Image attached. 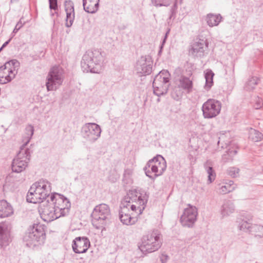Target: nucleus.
<instances>
[{
    "instance_id": "nucleus-37",
    "label": "nucleus",
    "mask_w": 263,
    "mask_h": 263,
    "mask_svg": "<svg viewBox=\"0 0 263 263\" xmlns=\"http://www.w3.org/2000/svg\"><path fill=\"white\" fill-rule=\"evenodd\" d=\"M237 152L236 149L231 150L230 149H228L226 153L223 154L222 156V161L224 162H227L232 160L233 156L237 154Z\"/></svg>"
},
{
    "instance_id": "nucleus-14",
    "label": "nucleus",
    "mask_w": 263,
    "mask_h": 263,
    "mask_svg": "<svg viewBox=\"0 0 263 263\" xmlns=\"http://www.w3.org/2000/svg\"><path fill=\"white\" fill-rule=\"evenodd\" d=\"M198 210L195 206L188 204L180 217V221L184 227L192 228L197 221Z\"/></svg>"
},
{
    "instance_id": "nucleus-35",
    "label": "nucleus",
    "mask_w": 263,
    "mask_h": 263,
    "mask_svg": "<svg viewBox=\"0 0 263 263\" xmlns=\"http://www.w3.org/2000/svg\"><path fill=\"white\" fill-rule=\"evenodd\" d=\"M214 76V73L212 70H208L205 74V88L207 90L209 89L213 85V77Z\"/></svg>"
},
{
    "instance_id": "nucleus-17",
    "label": "nucleus",
    "mask_w": 263,
    "mask_h": 263,
    "mask_svg": "<svg viewBox=\"0 0 263 263\" xmlns=\"http://www.w3.org/2000/svg\"><path fill=\"white\" fill-rule=\"evenodd\" d=\"M208 44L206 40L203 39L197 40L191 45L189 52L194 57H202L205 55L207 50Z\"/></svg>"
},
{
    "instance_id": "nucleus-40",
    "label": "nucleus",
    "mask_w": 263,
    "mask_h": 263,
    "mask_svg": "<svg viewBox=\"0 0 263 263\" xmlns=\"http://www.w3.org/2000/svg\"><path fill=\"white\" fill-rule=\"evenodd\" d=\"M152 4L156 7L168 6L171 0H151Z\"/></svg>"
},
{
    "instance_id": "nucleus-42",
    "label": "nucleus",
    "mask_w": 263,
    "mask_h": 263,
    "mask_svg": "<svg viewBox=\"0 0 263 263\" xmlns=\"http://www.w3.org/2000/svg\"><path fill=\"white\" fill-rule=\"evenodd\" d=\"M49 8L51 10H57L58 9L57 0H48Z\"/></svg>"
},
{
    "instance_id": "nucleus-33",
    "label": "nucleus",
    "mask_w": 263,
    "mask_h": 263,
    "mask_svg": "<svg viewBox=\"0 0 263 263\" xmlns=\"http://www.w3.org/2000/svg\"><path fill=\"white\" fill-rule=\"evenodd\" d=\"M133 170L132 168H126L125 170L122 179L124 184H131L133 183Z\"/></svg>"
},
{
    "instance_id": "nucleus-27",
    "label": "nucleus",
    "mask_w": 263,
    "mask_h": 263,
    "mask_svg": "<svg viewBox=\"0 0 263 263\" xmlns=\"http://www.w3.org/2000/svg\"><path fill=\"white\" fill-rule=\"evenodd\" d=\"M213 162L210 160H208L204 163V168L208 174V181L212 182L215 179L216 173L213 168Z\"/></svg>"
},
{
    "instance_id": "nucleus-8",
    "label": "nucleus",
    "mask_w": 263,
    "mask_h": 263,
    "mask_svg": "<svg viewBox=\"0 0 263 263\" xmlns=\"http://www.w3.org/2000/svg\"><path fill=\"white\" fill-rule=\"evenodd\" d=\"M39 196L40 197H55V195L65 197L55 192H51L50 183L45 180H40L34 183L30 187L27 196Z\"/></svg>"
},
{
    "instance_id": "nucleus-10",
    "label": "nucleus",
    "mask_w": 263,
    "mask_h": 263,
    "mask_svg": "<svg viewBox=\"0 0 263 263\" xmlns=\"http://www.w3.org/2000/svg\"><path fill=\"white\" fill-rule=\"evenodd\" d=\"M64 79L63 69L60 66L52 67L47 77L46 85L48 91L55 90L62 85Z\"/></svg>"
},
{
    "instance_id": "nucleus-18",
    "label": "nucleus",
    "mask_w": 263,
    "mask_h": 263,
    "mask_svg": "<svg viewBox=\"0 0 263 263\" xmlns=\"http://www.w3.org/2000/svg\"><path fill=\"white\" fill-rule=\"evenodd\" d=\"M90 246L89 239L86 237H77L72 241V248L76 253H85Z\"/></svg>"
},
{
    "instance_id": "nucleus-13",
    "label": "nucleus",
    "mask_w": 263,
    "mask_h": 263,
    "mask_svg": "<svg viewBox=\"0 0 263 263\" xmlns=\"http://www.w3.org/2000/svg\"><path fill=\"white\" fill-rule=\"evenodd\" d=\"M30 156L29 148L21 147L17 157L12 161L11 165L12 171L20 173L24 171L27 166Z\"/></svg>"
},
{
    "instance_id": "nucleus-5",
    "label": "nucleus",
    "mask_w": 263,
    "mask_h": 263,
    "mask_svg": "<svg viewBox=\"0 0 263 263\" xmlns=\"http://www.w3.org/2000/svg\"><path fill=\"white\" fill-rule=\"evenodd\" d=\"M92 224L97 229L102 231L109 223L110 218V209L108 205L100 204L96 206L91 214Z\"/></svg>"
},
{
    "instance_id": "nucleus-6",
    "label": "nucleus",
    "mask_w": 263,
    "mask_h": 263,
    "mask_svg": "<svg viewBox=\"0 0 263 263\" xmlns=\"http://www.w3.org/2000/svg\"><path fill=\"white\" fill-rule=\"evenodd\" d=\"M161 234L158 230L144 235L141 239L139 249L144 254L150 253L157 251L161 246Z\"/></svg>"
},
{
    "instance_id": "nucleus-20",
    "label": "nucleus",
    "mask_w": 263,
    "mask_h": 263,
    "mask_svg": "<svg viewBox=\"0 0 263 263\" xmlns=\"http://www.w3.org/2000/svg\"><path fill=\"white\" fill-rule=\"evenodd\" d=\"M54 205L60 217L67 215L71 207V203L68 198H55Z\"/></svg>"
},
{
    "instance_id": "nucleus-24",
    "label": "nucleus",
    "mask_w": 263,
    "mask_h": 263,
    "mask_svg": "<svg viewBox=\"0 0 263 263\" xmlns=\"http://www.w3.org/2000/svg\"><path fill=\"white\" fill-rule=\"evenodd\" d=\"M13 213L12 206L5 200H0V218L7 217Z\"/></svg>"
},
{
    "instance_id": "nucleus-44",
    "label": "nucleus",
    "mask_w": 263,
    "mask_h": 263,
    "mask_svg": "<svg viewBox=\"0 0 263 263\" xmlns=\"http://www.w3.org/2000/svg\"><path fill=\"white\" fill-rule=\"evenodd\" d=\"M119 175L117 173H116L115 174H113L112 176L110 175L108 177V179L111 182H116L117 180V179L119 178Z\"/></svg>"
},
{
    "instance_id": "nucleus-47",
    "label": "nucleus",
    "mask_w": 263,
    "mask_h": 263,
    "mask_svg": "<svg viewBox=\"0 0 263 263\" xmlns=\"http://www.w3.org/2000/svg\"><path fill=\"white\" fill-rule=\"evenodd\" d=\"M171 15L169 17V19L170 20H171L172 18H175V15L176 14V8H175V6H174V8H172L171 9Z\"/></svg>"
},
{
    "instance_id": "nucleus-28",
    "label": "nucleus",
    "mask_w": 263,
    "mask_h": 263,
    "mask_svg": "<svg viewBox=\"0 0 263 263\" xmlns=\"http://www.w3.org/2000/svg\"><path fill=\"white\" fill-rule=\"evenodd\" d=\"M222 18V17L220 14L209 13L206 15V21L210 27H214L218 25Z\"/></svg>"
},
{
    "instance_id": "nucleus-32",
    "label": "nucleus",
    "mask_w": 263,
    "mask_h": 263,
    "mask_svg": "<svg viewBox=\"0 0 263 263\" xmlns=\"http://www.w3.org/2000/svg\"><path fill=\"white\" fill-rule=\"evenodd\" d=\"M250 233L255 237H263V226L259 224H252Z\"/></svg>"
},
{
    "instance_id": "nucleus-4",
    "label": "nucleus",
    "mask_w": 263,
    "mask_h": 263,
    "mask_svg": "<svg viewBox=\"0 0 263 263\" xmlns=\"http://www.w3.org/2000/svg\"><path fill=\"white\" fill-rule=\"evenodd\" d=\"M46 238L45 226L40 223H34L28 229L23 237L26 246L33 248L43 244Z\"/></svg>"
},
{
    "instance_id": "nucleus-19",
    "label": "nucleus",
    "mask_w": 263,
    "mask_h": 263,
    "mask_svg": "<svg viewBox=\"0 0 263 263\" xmlns=\"http://www.w3.org/2000/svg\"><path fill=\"white\" fill-rule=\"evenodd\" d=\"M11 228L9 223H0V247L3 248L8 246L11 241L10 237Z\"/></svg>"
},
{
    "instance_id": "nucleus-2",
    "label": "nucleus",
    "mask_w": 263,
    "mask_h": 263,
    "mask_svg": "<svg viewBox=\"0 0 263 263\" xmlns=\"http://www.w3.org/2000/svg\"><path fill=\"white\" fill-rule=\"evenodd\" d=\"M105 53L98 50H88L83 55L81 65L84 72L100 73L102 69Z\"/></svg>"
},
{
    "instance_id": "nucleus-26",
    "label": "nucleus",
    "mask_w": 263,
    "mask_h": 263,
    "mask_svg": "<svg viewBox=\"0 0 263 263\" xmlns=\"http://www.w3.org/2000/svg\"><path fill=\"white\" fill-rule=\"evenodd\" d=\"M234 211L235 206L232 201L229 200H224L220 211L222 217L224 218L229 216L234 212Z\"/></svg>"
},
{
    "instance_id": "nucleus-48",
    "label": "nucleus",
    "mask_w": 263,
    "mask_h": 263,
    "mask_svg": "<svg viewBox=\"0 0 263 263\" xmlns=\"http://www.w3.org/2000/svg\"><path fill=\"white\" fill-rule=\"evenodd\" d=\"M168 33V31L166 33V34H165V37H164V39H163V41L162 42V44H161V46L160 47V50L159 51V53H160V52H161V50H162V49L163 48V45H164V43H165V41H166V39L167 38V36Z\"/></svg>"
},
{
    "instance_id": "nucleus-9",
    "label": "nucleus",
    "mask_w": 263,
    "mask_h": 263,
    "mask_svg": "<svg viewBox=\"0 0 263 263\" xmlns=\"http://www.w3.org/2000/svg\"><path fill=\"white\" fill-rule=\"evenodd\" d=\"M170 74L167 70H163L157 74L153 81L154 93L157 96L166 93L169 87Z\"/></svg>"
},
{
    "instance_id": "nucleus-45",
    "label": "nucleus",
    "mask_w": 263,
    "mask_h": 263,
    "mask_svg": "<svg viewBox=\"0 0 263 263\" xmlns=\"http://www.w3.org/2000/svg\"><path fill=\"white\" fill-rule=\"evenodd\" d=\"M22 26H23V25L21 22H18L17 23V24L16 25L15 27L14 28V29L13 31V33H16L20 29V28L22 27Z\"/></svg>"
},
{
    "instance_id": "nucleus-7",
    "label": "nucleus",
    "mask_w": 263,
    "mask_h": 263,
    "mask_svg": "<svg viewBox=\"0 0 263 263\" xmlns=\"http://www.w3.org/2000/svg\"><path fill=\"white\" fill-rule=\"evenodd\" d=\"M166 167V161L161 155H158L149 160L144 168L146 175L152 179L161 175Z\"/></svg>"
},
{
    "instance_id": "nucleus-1",
    "label": "nucleus",
    "mask_w": 263,
    "mask_h": 263,
    "mask_svg": "<svg viewBox=\"0 0 263 263\" xmlns=\"http://www.w3.org/2000/svg\"><path fill=\"white\" fill-rule=\"evenodd\" d=\"M146 203V198H138L135 204H132L127 200L122 201L119 211L121 222L126 226L135 224L138 220V217L144 210Z\"/></svg>"
},
{
    "instance_id": "nucleus-3",
    "label": "nucleus",
    "mask_w": 263,
    "mask_h": 263,
    "mask_svg": "<svg viewBox=\"0 0 263 263\" xmlns=\"http://www.w3.org/2000/svg\"><path fill=\"white\" fill-rule=\"evenodd\" d=\"M55 198H26L28 203H39V212L42 219L47 222H51L60 217L59 212L54 205Z\"/></svg>"
},
{
    "instance_id": "nucleus-21",
    "label": "nucleus",
    "mask_w": 263,
    "mask_h": 263,
    "mask_svg": "<svg viewBox=\"0 0 263 263\" xmlns=\"http://www.w3.org/2000/svg\"><path fill=\"white\" fill-rule=\"evenodd\" d=\"M65 10L66 13L65 25L70 27L73 24L74 19V10L73 3L70 0L65 2Z\"/></svg>"
},
{
    "instance_id": "nucleus-41",
    "label": "nucleus",
    "mask_w": 263,
    "mask_h": 263,
    "mask_svg": "<svg viewBox=\"0 0 263 263\" xmlns=\"http://www.w3.org/2000/svg\"><path fill=\"white\" fill-rule=\"evenodd\" d=\"M239 169L236 167H230L227 170V174L232 177L235 178L239 176Z\"/></svg>"
},
{
    "instance_id": "nucleus-36",
    "label": "nucleus",
    "mask_w": 263,
    "mask_h": 263,
    "mask_svg": "<svg viewBox=\"0 0 263 263\" xmlns=\"http://www.w3.org/2000/svg\"><path fill=\"white\" fill-rule=\"evenodd\" d=\"M258 83V79L256 77L250 78L246 84L245 88L247 91H251L255 88Z\"/></svg>"
},
{
    "instance_id": "nucleus-23",
    "label": "nucleus",
    "mask_w": 263,
    "mask_h": 263,
    "mask_svg": "<svg viewBox=\"0 0 263 263\" xmlns=\"http://www.w3.org/2000/svg\"><path fill=\"white\" fill-rule=\"evenodd\" d=\"M176 85L187 93L192 91V81L186 77L181 76L177 82Z\"/></svg>"
},
{
    "instance_id": "nucleus-49",
    "label": "nucleus",
    "mask_w": 263,
    "mask_h": 263,
    "mask_svg": "<svg viewBox=\"0 0 263 263\" xmlns=\"http://www.w3.org/2000/svg\"><path fill=\"white\" fill-rule=\"evenodd\" d=\"M18 0H11L10 1V2L11 3H13V2H17Z\"/></svg>"
},
{
    "instance_id": "nucleus-16",
    "label": "nucleus",
    "mask_w": 263,
    "mask_h": 263,
    "mask_svg": "<svg viewBox=\"0 0 263 263\" xmlns=\"http://www.w3.org/2000/svg\"><path fill=\"white\" fill-rule=\"evenodd\" d=\"M153 61L151 58L147 55L142 56L138 60L136 70L138 73L143 75H147L152 71Z\"/></svg>"
},
{
    "instance_id": "nucleus-31",
    "label": "nucleus",
    "mask_w": 263,
    "mask_h": 263,
    "mask_svg": "<svg viewBox=\"0 0 263 263\" xmlns=\"http://www.w3.org/2000/svg\"><path fill=\"white\" fill-rule=\"evenodd\" d=\"M127 197H145L146 192L142 189L139 188L132 189L127 194Z\"/></svg>"
},
{
    "instance_id": "nucleus-22",
    "label": "nucleus",
    "mask_w": 263,
    "mask_h": 263,
    "mask_svg": "<svg viewBox=\"0 0 263 263\" xmlns=\"http://www.w3.org/2000/svg\"><path fill=\"white\" fill-rule=\"evenodd\" d=\"M236 187L234 181L232 180H223L217 185V189L219 192L225 194L233 191Z\"/></svg>"
},
{
    "instance_id": "nucleus-11",
    "label": "nucleus",
    "mask_w": 263,
    "mask_h": 263,
    "mask_svg": "<svg viewBox=\"0 0 263 263\" xmlns=\"http://www.w3.org/2000/svg\"><path fill=\"white\" fill-rule=\"evenodd\" d=\"M20 66L19 62L15 60H10L0 67V84H6L10 82L17 73Z\"/></svg>"
},
{
    "instance_id": "nucleus-29",
    "label": "nucleus",
    "mask_w": 263,
    "mask_h": 263,
    "mask_svg": "<svg viewBox=\"0 0 263 263\" xmlns=\"http://www.w3.org/2000/svg\"><path fill=\"white\" fill-rule=\"evenodd\" d=\"M230 134L229 132L221 134L219 137L218 145H221L222 148H227L228 146L232 142V140L230 139Z\"/></svg>"
},
{
    "instance_id": "nucleus-38",
    "label": "nucleus",
    "mask_w": 263,
    "mask_h": 263,
    "mask_svg": "<svg viewBox=\"0 0 263 263\" xmlns=\"http://www.w3.org/2000/svg\"><path fill=\"white\" fill-rule=\"evenodd\" d=\"M183 89L176 85V86L175 87L171 93L172 98L176 100H179L183 95Z\"/></svg>"
},
{
    "instance_id": "nucleus-46",
    "label": "nucleus",
    "mask_w": 263,
    "mask_h": 263,
    "mask_svg": "<svg viewBox=\"0 0 263 263\" xmlns=\"http://www.w3.org/2000/svg\"><path fill=\"white\" fill-rule=\"evenodd\" d=\"M168 259V256L165 254H162L160 257V260L161 263H166Z\"/></svg>"
},
{
    "instance_id": "nucleus-30",
    "label": "nucleus",
    "mask_w": 263,
    "mask_h": 263,
    "mask_svg": "<svg viewBox=\"0 0 263 263\" xmlns=\"http://www.w3.org/2000/svg\"><path fill=\"white\" fill-rule=\"evenodd\" d=\"M34 133V128L31 125H28L25 128V135L23 139L24 143L21 147L26 148V145L29 142Z\"/></svg>"
},
{
    "instance_id": "nucleus-43",
    "label": "nucleus",
    "mask_w": 263,
    "mask_h": 263,
    "mask_svg": "<svg viewBox=\"0 0 263 263\" xmlns=\"http://www.w3.org/2000/svg\"><path fill=\"white\" fill-rule=\"evenodd\" d=\"M263 105L262 100L261 99L257 98L256 100V103L254 105V107L256 109H260Z\"/></svg>"
},
{
    "instance_id": "nucleus-25",
    "label": "nucleus",
    "mask_w": 263,
    "mask_h": 263,
    "mask_svg": "<svg viewBox=\"0 0 263 263\" xmlns=\"http://www.w3.org/2000/svg\"><path fill=\"white\" fill-rule=\"evenodd\" d=\"M100 0H83L84 10L90 13H94L99 8Z\"/></svg>"
},
{
    "instance_id": "nucleus-15",
    "label": "nucleus",
    "mask_w": 263,
    "mask_h": 263,
    "mask_svg": "<svg viewBox=\"0 0 263 263\" xmlns=\"http://www.w3.org/2000/svg\"><path fill=\"white\" fill-rule=\"evenodd\" d=\"M221 108V103L220 101L215 99H208L202 106L203 116L206 119L214 118L219 115Z\"/></svg>"
},
{
    "instance_id": "nucleus-39",
    "label": "nucleus",
    "mask_w": 263,
    "mask_h": 263,
    "mask_svg": "<svg viewBox=\"0 0 263 263\" xmlns=\"http://www.w3.org/2000/svg\"><path fill=\"white\" fill-rule=\"evenodd\" d=\"M251 227H252V224H250L247 221L243 220L239 224L238 228L240 231L250 233Z\"/></svg>"
},
{
    "instance_id": "nucleus-12",
    "label": "nucleus",
    "mask_w": 263,
    "mask_h": 263,
    "mask_svg": "<svg viewBox=\"0 0 263 263\" xmlns=\"http://www.w3.org/2000/svg\"><path fill=\"white\" fill-rule=\"evenodd\" d=\"M101 128L95 123H87L81 128L83 138L89 143H95L101 136Z\"/></svg>"
},
{
    "instance_id": "nucleus-34",
    "label": "nucleus",
    "mask_w": 263,
    "mask_h": 263,
    "mask_svg": "<svg viewBox=\"0 0 263 263\" xmlns=\"http://www.w3.org/2000/svg\"><path fill=\"white\" fill-rule=\"evenodd\" d=\"M249 138L254 142H258L262 139L263 135L259 132L251 128L249 132Z\"/></svg>"
}]
</instances>
